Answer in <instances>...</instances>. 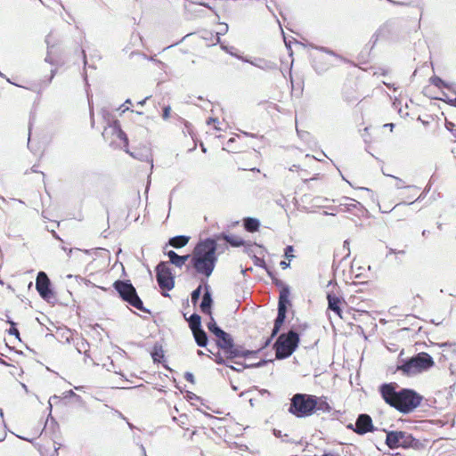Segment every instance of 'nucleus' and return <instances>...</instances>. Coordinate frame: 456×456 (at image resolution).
<instances>
[{"mask_svg":"<svg viewBox=\"0 0 456 456\" xmlns=\"http://www.w3.org/2000/svg\"><path fill=\"white\" fill-rule=\"evenodd\" d=\"M216 250L217 243L215 239L208 238L200 240L191 256V266L197 273L209 277L217 262Z\"/></svg>","mask_w":456,"mask_h":456,"instance_id":"f257e3e1","label":"nucleus"},{"mask_svg":"<svg viewBox=\"0 0 456 456\" xmlns=\"http://www.w3.org/2000/svg\"><path fill=\"white\" fill-rule=\"evenodd\" d=\"M380 393L387 403L403 413L411 412L420 404L422 400V397L413 390L402 389L395 391L394 384L382 385Z\"/></svg>","mask_w":456,"mask_h":456,"instance_id":"f03ea898","label":"nucleus"},{"mask_svg":"<svg viewBox=\"0 0 456 456\" xmlns=\"http://www.w3.org/2000/svg\"><path fill=\"white\" fill-rule=\"evenodd\" d=\"M113 288L123 301L140 311L150 313V311L143 306L142 299L139 297L135 288L129 280H118L113 283Z\"/></svg>","mask_w":456,"mask_h":456,"instance_id":"7ed1b4c3","label":"nucleus"},{"mask_svg":"<svg viewBox=\"0 0 456 456\" xmlns=\"http://www.w3.org/2000/svg\"><path fill=\"white\" fill-rule=\"evenodd\" d=\"M222 333V335H218L216 337V345L220 349L223 350L228 360H232L233 358L246 359L249 355L256 354V351L245 350L240 346L235 345L232 336L229 333L225 332L224 330Z\"/></svg>","mask_w":456,"mask_h":456,"instance_id":"20e7f679","label":"nucleus"},{"mask_svg":"<svg viewBox=\"0 0 456 456\" xmlns=\"http://www.w3.org/2000/svg\"><path fill=\"white\" fill-rule=\"evenodd\" d=\"M313 395L296 394L290 400L289 412L297 418H305L314 414Z\"/></svg>","mask_w":456,"mask_h":456,"instance_id":"39448f33","label":"nucleus"},{"mask_svg":"<svg viewBox=\"0 0 456 456\" xmlns=\"http://www.w3.org/2000/svg\"><path fill=\"white\" fill-rule=\"evenodd\" d=\"M298 342V334L293 330L281 334L274 344L276 358L285 359L290 356L297 347Z\"/></svg>","mask_w":456,"mask_h":456,"instance_id":"423d86ee","label":"nucleus"},{"mask_svg":"<svg viewBox=\"0 0 456 456\" xmlns=\"http://www.w3.org/2000/svg\"><path fill=\"white\" fill-rule=\"evenodd\" d=\"M433 358L427 353H419L398 367L404 374L414 375L428 370L434 365Z\"/></svg>","mask_w":456,"mask_h":456,"instance_id":"0eeeda50","label":"nucleus"},{"mask_svg":"<svg viewBox=\"0 0 456 456\" xmlns=\"http://www.w3.org/2000/svg\"><path fill=\"white\" fill-rule=\"evenodd\" d=\"M386 444L390 449L415 448L419 444L411 434L404 431H390L387 433Z\"/></svg>","mask_w":456,"mask_h":456,"instance_id":"6e6552de","label":"nucleus"},{"mask_svg":"<svg viewBox=\"0 0 456 456\" xmlns=\"http://www.w3.org/2000/svg\"><path fill=\"white\" fill-rule=\"evenodd\" d=\"M156 280L159 288L169 291L175 287V277L167 262H160L156 266Z\"/></svg>","mask_w":456,"mask_h":456,"instance_id":"1a4fd4ad","label":"nucleus"},{"mask_svg":"<svg viewBox=\"0 0 456 456\" xmlns=\"http://www.w3.org/2000/svg\"><path fill=\"white\" fill-rule=\"evenodd\" d=\"M102 136L106 141L109 139V136L113 137L110 142V145L115 143L116 139H118L123 143L124 148L128 147V138L126 133L121 129L118 120H113L104 128Z\"/></svg>","mask_w":456,"mask_h":456,"instance_id":"9d476101","label":"nucleus"},{"mask_svg":"<svg viewBox=\"0 0 456 456\" xmlns=\"http://www.w3.org/2000/svg\"><path fill=\"white\" fill-rule=\"evenodd\" d=\"M289 289L288 287L283 288L280 292L278 304V315L275 319L273 333L275 334L280 330L286 317L287 304H289Z\"/></svg>","mask_w":456,"mask_h":456,"instance_id":"9b49d317","label":"nucleus"},{"mask_svg":"<svg viewBox=\"0 0 456 456\" xmlns=\"http://www.w3.org/2000/svg\"><path fill=\"white\" fill-rule=\"evenodd\" d=\"M36 288L40 297L51 302L54 298L53 292L51 289V281L45 272H39L37 276Z\"/></svg>","mask_w":456,"mask_h":456,"instance_id":"f8f14e48","label":"nucleus"},{"mask_svg":"<svg viewBox=\"0 0 456 456\" xmlns=\"http://www.w3.org/2000/svg\"><path fill=\"white\" fill-rule=\"evenodd\" d=\"M348 428L358 435H364L374 430L372 419L368 414H360L356 419L355 428H354L352 424Z\"/></svg>","mask_w":456,"mask_h":456,"instance_id":"ddd939ff","label":"nucleus"},{"mask_svg":"<svg viewBox=\"0 0 456 456\" xmlns=\"http://www.w3.org/2000/svg\"><path fill=\"white\" fill-rule=\"evenodd\" d=\"M125 151L136 159L150 163L151 168L153 167V159L151 155V151L149 147L143 146L142 148L134 150L133 151H130L126 147L125 148Z\"/></svg>","mask_w":456,"mask_h":456,"instance_id":"4468645a","label":"nucleus"},{"mask_svg":"<svg viewBox=\"0 0 456 456\" xmlns=\"http://www.w3.org/2000/svg\"><path fill=\"white\" fill-rule=\"evenodd\" d=\"M71 341L74 342L75 348L77 351V353L84 354L86 358L90 357V355L88 354L89 346H90L89 343L83 338H77V341H74V339L72 338L71 331L68 330L67 336H66V342L70 343ZM85 362H86V359H85Z\"/></svg>","mask_w":456,"mask_h":456,"instance_id":"2eb2a0df","label":"nucleus"},{"mask_svg":"<svg viewBox=\"0 0 456 456\" xmlns=\"http://www.w3.org/2000/svg\"><path fill=\"white\" fill-rule=\"evenodd\" d=\"M213 304V299L210 292V287L208 284H205V292L202 297V301L200 303V310L202 313L211 315V306Z\"/></svg>","mask_w":456,"mask_h":456,"instance_id":"dca6fc26","label":"nucleus"},{"mask_svg":"<svg viewBox=\"0 0 456 456\" xmlns=\"http://www.w3.org/2000/svg\"><path fill=\"white\" fill-rule=\"evenodd\" d=\"M167 256L169 258V263L175 265L176 267L181 268L185 265L186 261L191 258L190 255L179 256L174 250H169L167 253Z\"/></svg>","mask_w":456,"mask_h":456,"instance_id":"f3484780","label":"nucleus"},{"mask_svg":"<svg viewBox=\"0 0 456 456\" xmlns=\"http://www.w3.org/2000/svg\"><path fill=\"white\" fill-rule=\"evenodd\" d=\"M327 299L329 304V309L333 311L335 314L341 317L340 305L344 301L336 295H332L330 293L328 294Z\"/></svg>","mask_w":456,"mask_h":456,"instance_id":"a211bd4d","label":"nucleus"},{"mask_svg":"<svg viewBox=\"0 0 456 456\" xmlns=\"http://www.w3.org/2000/svg\"><path fill=\"white\" fill-rule=\"evenodd\" d=\"M313 403L315 404L314 406V413L317 411L322 412H330L331 411V407L326 401L325 397H317L313 395Z\"/></svg>","mask_w":456,"mask_h":456,"instance_id":"6ab92c4d","label":"nucleus"},{"mask_svg":"<svg viewBox=\"0 0 456 456\" xmlns=\"http://www.w3.org/2000/svg\"><path fill=\"white\" fill-rule=\"evenodd\" d=\"M215 240L216 242L217 240H224L232 247H240L244 244V240L238 236L227 235L224 232L217 235Z\"/></svg>","mask_w":456,"mask_h":456,"instance_id":"aec40b11","label":"nucleus"},{"mask_svg":"<svg viewBox=\"0 0 456 456\" xmlns=\"http://www.w3.org/2000/svg\"><path fill=\"white\" fill-rule=\"evenodd\" d=\"M192 334L199 346L205 347L208 345V335L202 328L192 331Z\"/></svg>","mask_w":456,"mask_h":456,"instance_id":"412c9836","label":"nucleus"},{"mask_svg":"<svg viewBox=\"0 0 456 456\" xmlns=\"http://www.w3.org/2000/svg\"><path fill=\"white\" fill-rule=\"evenodd\" d=\"M189 241V237L184 235H178L171 238L169 240V245L175 248H180L184 247Z\"/></svg>","mask_w":456,"mask_h":456,"instance_id":"4be33fe9","label":"nucleus"},{"mask_svg":"<svg viewBox=\"0 0 456 456\" xmlns=\"http://www.w3.org/2000/svg\"><path fill=\"white\" fill-rule=\"evenodd\" d=\"M189 327L191 331L200 330L201 327V318L198 314H192L188 319Z\"/></svg>","mask_w":456,"mask_h":456,"instance_id":"5701e85b","label":"nucleus"},{"mask_svg":"<svg viewBox=\"0 0 456 456\" xmlns=\"http://www.w3.org/2000/svg\"><path fill=\"white\" fill-rule=\"evenodd\" d=\"M210 316V321L208 322L207 326L208 330L213 333L216 337L218 335H222L223 330L216 324L215 319L213 318L212 314Z\"/></svg>","mask_w":456,"mask_h":456,"instance_id":"b1692460","label":"nucleus"},{"mask_svg":"<svg viewBox=\"0 0 456 456\" xmlns=\"http://www.w3.org/2000/svg\"><path fill=\"white\" fill-rule=\"evenodd\" d=\"M245 230L250 232H256V218L247 217L244 219Z\"/></svg>","mask_w":456,"mask_h":456,"instance_id":"393cba45","label":"nucleus"},{"mask_svg":"<svg viewBox=\"0 0 456 456\" xmlns=\"http://www.w3.org/2000/svg\"><path fill=\"white\" fill-rule=\"evenodd\" d=\"M151 357L155 362H160V360L164 357V352L161 346L157 344L154 346L151 352Z\"/></svg>","mask_w":456,"mask_h":456,"instance_id":"a878e982","label":"nucleus"},{"mask_svg":"<svg viewBox=\"0 0 456 456\" xmlns=\"http://www.w3.org/2000/svg\"><path fill=\"white\" fill-rule=\"evenodd\" d=\"M215 362L216 363H218V364H225L227 367H230V368H232V369H233L235 370H238V371L241 370L244 368V366L241 363H240L239 362H234L236 364H238L239 366H240V368H236V367H233V366L230 365L228 362H226L224 360V358L219 354L216 355Z\"/></svg>","mask_w":456,"mask_h":456,"instance_id":"bb28decb","label":"nucleus"},{"mask_svg":"<svg viewBox=\"0 0 456 456\" xmlns=\"http://www.w3.org/2000/svg\"><path fill=\"white\" fill-rule=\"evenodd\" d=\"M181 121L184 125V128L183 129V133L184 134H190L191 137L192 138V140H194V132H193L191 125L188 121H186L185 119L181 118Z\"/></svg>","mask_w":456,"mask_h":456,"instance_id":"cd10ccee","label":"nucleus"},{"mask_svg":"<svg viewBox=\"0 0 456 456\" xmlns=\"http://www.w3.org/2000/svg\"><path fill=\"white\" fill-rule=\"evenodd\" d=\"M7 322L10 323V325H11V327L8 330V333L10 335L15 336V338L20 341V332H19L18 329L16 328V323L14 322H12V320H8Z\"/></svg>","mask_w":456,"mask_h":456,"instance_id":"c85d7f7f","label":"nucleus"},{"mask_svg":"<svg viewBox=\"0 0 456 456\" xmlns=\"http://www.w3.org/2000/svg\"><path fill=\"white\" fill-rule=\"evenodd\" d=\"M201 289H202V287L201 285H200L197 289H195L192 292H191V303L193 305H196L200 299V297L201 295Z\"/></svg>","mask_w":456,"mask_h":456,"instance_id":"c756f323","label":"nucleus"},{"mask_svg":"<svg viewBox=\"0 0 456 456\" xmlns=\"http://www.w3.org/2000/svg\"><path fill=\"white\" fill-rule=\"evenodd\" d=\"M252 391L250 390H248V391H245V392H242L240 396L242 400H245V401H248V403H250L251 407H254V397H252L250 395H251Z\"/></svg>","mask_w":456,"mask_h":456,"instance_id":"7c9ffc66","label":"nucleus"},{"mask_svg":"<svg viewBox=\"0 0 456 456\" xmlns=\"http://www.w3.org/2000/svg\"><path fill=\"white\" fill-rule=\"evenodd\" d=\"M52 37H53V35L52 33H50L49 35L46 36V38H45V43L47 45V47H48V50L50 49V47H53V45H51V40H52ZM45 61L46 62H49V63H53V61L49 55V53L47 54V56L45 57Z\"/></svg>","mask_w":456,"mask_h":456,"instance_id":"2f4dec72","label":"nucleus"},{"mask_svg":"<svg viewBox=\"0 0 456 456\" xmlns=\"http://www.w3.org/2000/svg\"><path fill=\"white\" fill-rule=\"evenodd\" d=\"M294 248L292 246H287L284 250V256L289 260L291 261L294 258V255L292 254Z\"/></svg>","mask_w":456,"mask_h":456,"instance_id":"473e14b6","label":"nucleus"},{"mask_svg":"<svg viewBox=\"0 0 456 456\" xmlns=\"http://www.w3.org/2000/svg\"><path fill=\"white\" fill-rule=\"evenodd\" d=\"M170 112H171V107L170 106L164 107L163 113H162V118L164 119H167L169 118V116H170Z\"/></svg>","mask_w":456,"mask_h":456,"instance_id":"72a5a7b5","label":"nucleus"},{"mask_svg":"<svg viewBox=\"0 0 456 456\" xmlns=\"http://www.w3.org/2000/svg\"><path fill=\"white\" fill-rule=\"evenodd\" d=\"M227 31H228V26H227V24H224V28H221V31L217 32L216 35V42L220 41V37L219 36L225 34Z\"/></svg>","mask_w":456,"mask_h":456,"instance_id":"f704fd0d","label":"nucleus"},{"mask_svg":"<svg viewBox=\"0 0 456 456\" xmlns=\"http://www.w3.org/2000/svg\"><path fill=\"white\" fill-rule=\"evenodd\" d=\"M184 379L191 383H194V376L191 372H186L184 374Z\"/></svg>","mask_w":456,"mask_h":456,"instance_id":"c9c22d12","label":"nucleus"},{"mask_svg":"<svg viewBox=\"0 0 456 456\" xmlns=\"http://www.w3.org/2000/svg\"><path fill=\"white\" fill-rule=\"evenodd\" d=\"M433 84L435 86H440L441 85L444 86V81L439 77H434L433 78Z\"/></svg>","mask_w":456,"mask_h":456,"instance_id":"e433bc0d","label":"nucleus"},{"mask_svg":"<svg viewBox=\"0 0 456 456\" xmlns=\"http://www.w3.org/2000/svg\"><path fill=\"white\" fill-rule=\"evenodd\" d=\"M395 179L396 180V184H395V187L397 189H401V188H403L404 185H403V182L402 179L398 178V177H395Z\"/></svg>","mask_w":456,"mask_h":456,"instance_id":"4c0bfd02","label":"nucleus"},{"mask_svg":"<svg viewBox=\"0 0 456 456\" xmlns=\"http://www.w3.org/2000/svg\"><path fill=\"white\" fill-rule=\"evenodd\" d=\"M317 49H319L320 51L322 52H324V53H327L329 54H331V55H335L334 52L326 48V47H323V46H321V47H316Z\"/></svg>","mask_w":456,"mask_h":456,"instance_id":"58836bf2","label":"nucleus"},{"mask_svg":"<svg viewBox=\"0 0 456 456\" xmlns=\"http://www.w3.org/2000/svg\"><path fill=\"white\" fill-rule=\"evenodd\" d=\"M126 104H127V105H131V104H132V102H131V100H130V99H127V100L124 102V104L121 106V108H122V107H125V109H123V110H122L123 112H125L126 110H129V107H128V106H126Z\"/></svg>","mask_w":456,"mask_h":456,"instance_id":"ea45409f","label":"nucleus"},{"mask_svg":"<svg viewBox=\"0 0 456 456\" xmlns=\"http://www.w3.org/2000/svg\"><path fill=\"white\" fill-rule=\"evenodd\" d=\"M67 396H74V397H76L77 400H79V399L81 398L78 395H77L76 393H74L72 390H69V391H68V392H67V395H66V397H67Z\"/></svg>","mask_w":456,"mask_h":456,"instance_id":"a19ab883","label":"nucleus"},{"mask_svg":"<svg viewBox=\"0 0 456 456\" xmlns=\"http://www.w3.org/2000/svg\"><path fill=\"white\" fill-rule=\"evenodd\" d=\"M273 434H274V436H275L276 437H278V438H281V439H282V441H285V440L283 439L282 435H281V431L274 429V430H273Z\"/></svg>","mask_w":456,"mask_h":456,"instance_id":"79ce46f5","label":"nucleus"},{"mask_svg":"<svg viewBox=\"0 0 456 456\" xmlns=\"http://www.w3.org/2000/svg\"><path fill=\"white\" fill-rule=\"evenodd\" d=\"M55 72L56 70L55 69H52L51 70V76L49 77V80H48V83H51L52 79L53 78L54 75H55Z\"/></svg>","mask_w":456,"mask_h":456,"instance_id":"37998d69","label":"nucleus"},{"mask_svg":"<svg viewBox=\"0 0 456 456\" xmlns=\"http://www.w3.org/2000/svg\"><path fill=\"white\" fill-rule=\"evenodd\" d=\"M149 99V97H145L143 100L137 102V105H141L142 106L143 104H145L146 101Z\"/></svg>","mask_w":456,"mask_h":456,"instance_id":"c03bdc74","label":"nucleus"},{"mask_svg":"<svg viewBox=\"0 0 456 456\" xmlns=\"http://www.w3.org/2000/svg\"><path fill=\"white\" fill-rule=\"evenodd\" d=\"M453 126H454V124H453V123H452V122H448V123L446 124V127H447V129H449V130H452V127H453Z\"/></svg>","mask_w":456,"mask_h":456,"instance_id":"a18cd8bd","label":"nucleus"},{"mask_svg":"<svg viewBox=\"0 0 456 456\" xmlns=\"http://www.w3.org/2000/svg\"><path fill=\"white\" fill-rule=\"evenodd\" d=\"M198 4L205 6L207 8H208V9H212V7L208 4H207V3L200 2V3H198Z\"/></svg>","mask_w":456,"mask_h":456,"instance_id":"49530a36","label":"nucleus"},{"mask_svg":"<svg viewBox=\"0 0 456 456\" xmlns=\"http://www.w3.org/2000/svg\"><path fill=\"white\" fill-rule=\"evenodd\" d=\"M90 117H91V124H92V126H94V112L93 110L90 111Z\"/></svg>","mask_w":456,"mask_h":456,"instance_id":"de8ad7c7","label":"nucleus"},{"mask_svg":"<svg viewBox=\"0 0 456 456\" xmlns=\"http://www.w3.org/2000/svg\"><path fill=\"white\" fill-rule=\"evenodd\" d=\"M281 265L283 269L287 268L289 266V264L286 263L285 261H281Z\"/></svg>","mask_w":456,"mask_h":456,"instance_id":"09e8293b","label":"nucleus"},{"mask_svg":"<svg viewBox=\"0 0 456 456\" xmlns=\"http://www.w3.org/2000/svg\"><path fill=\"white\" fill-rule=\"evenodd\" d=\"M61 248H62V250H64V251H68V254H69V255H70V254H71V252H72V248H66V247H64V246H63V247H61Z\"/></svg>","mask_w":456,"mask_h":456,"instance_id":"8fccbe9b","label":"nucleus"},{"mask_svg":"<svg viewBox=\"0 0 456 456\" xmlns=\"http://www.w3.org/2000/svg\"><path fill=\"white\" fill-rule=\"evenodd\" d=\"M385 86H387L388 88H393L394 90H395L396 88L394 87V85L392 84H389V83H387V82H383Z\"/></svg>","mask_w":456,"mask_h":456,"instance_id":"3c124183","label":"nucleus"},{"mask_svg":"<svg viewBox=\"0 0 456 456\" xmlns=\"http://www.w3.org/2000/svg\"><path fill=\"white\" fill-rule=\"evenodd\" d=\"M141 450H142V455H143V456H147V454H146V450H145V448H144V446H143V445H141Z\"/></svg>","mask_w":456,"mask_h":456,"instance_id":"603ef678","label":"nucleus"},{"mask_svg":"<svg viewBox=\"0 0 456 456\" xmlns=\"http://www.w3.org/2000/svg\"><path fill=\"white\" fill-rule=\"evenodd\" d=\"M257 262H258V266H262L265 264V262L262 259H260L259 257L257 259Z\"/></svg>","mask_w":456,"mask_h":456,"instance_id":"864d4df0","label":"nucleus"},{"mask_svg":"<svg viewBox=\"0 0 456 456\" xmlns=\"http://www.w3.org/2000/svg\"><path fill=\"white\" fill-rule=\"evenodd\" d=\"M265 362H266L265 360L259 361L258 363H257V366L260 367V366L265 364Z\"/></svg>","mask_w":456,"mask_h":456,"instance_id":"5fc2aeb1","label":"nucleus"},{"mask_svg":"<svg viewBox=\"0 0 456 456\" xmlns=\"http://www.w3.org/2000/svg\"><path fill=\"white\" fill-rule=\"evenodd\" d=\"M258 393H260L261 395H264V394H269V392L265 389H263V390H259L258 389Z\"/></svg>","mask_w":456,"mask_h":456,"instance_id":"6e6d98bb","label":"nucleus"},{"mask_svg":"<svg viewBox=\"0 0 456 456\" xmlns=\"http://www.w3.org/2000/svg\"><path fill=\"white\" fill-rule=\"evenodd\" d=\"M385 126H388V128H391V130H392L394 127V124L393 123L386 124Z\"/></svg>","mask_w":456,"mask_h":456,"instance_id":"4d7b16f0","label":"nucleus"},{"mask_svg":"<svg viewBox=\"0 0 456 456\" xmlns=\"http://www.w3.org/2000/svg\"><path fill=\"white\" fill-rule=\"evenodd\" d=\"M216 118H210L208 120V124H210V123H213V122H216Z\"/></svg>","mask_w":456,"mask_h":456,"instance_id":"13d9d810","label":"nucleus"},{"mask_svg":"<svg viewBox=\"0 0 456 456\" xmlns=\"http://www.w3.org/2000/svg\"><path fill=\"white\" fill-rule=\"evenodd\" d=\"M53 234L54 238H56L57 240H61V239L58 236V234L55 232H53Z\"/></svg>","mask_w":456,"mask_h":456,"instance_id":"bf43d9fd","label":"nucleus"},{"mask_svg":"<svg viewBox=\"0 0 456 456\" xmlns=\"http://www.w3.org/2000/svg\"><path fill=\"white\" fill-rule=\"evenodd\" d=\"M238 224H239V221H236V222L232 223L231 225H229L228 228L233 227V226L237 225Z\"/></svg>","mask_w":456,"mask_h":456,"instance_id":"052dcab7","label":"nucleus"},{"mask_svg":"<svg viewBox=\"0 0 456 456\" xmlns=\"http://www.w3.org/2000/svg\"><path fill=\"white\" fill-rule=\"evenodd\" d=\"M107 115H109V113L106 110H102V116L104 118H106Z\"/></svg>","mask_w":456,"mask_h":456,"instance_id":"680f3d73","label":"nucleus"},{"mask_svg":"<svg viewBox=\"0 0 456 456\" xmlns=\"http://www.w3.org/2000/svg\"><path fill=\"white\" fill-rule=\"evenodd\" d=\"M389 253H390V254H396V250H395V249H394V248H390V249H389Z\"/></svg>","mask_w":456,"mask_h":456,"instance_id":"e2e57ef3","label":"nucleus"},{"mask_svg":"<svg viewBox=\"0 0 456 456\" xmlns=\"http://www.w3.org/2000/svg\"><path fill=\"white\" fill-rule=\"evenodd\" d=\"M396 254L403 255V254H405V251L404 250H399V251H396Z\"/></svg>","mask_w":456,"mask_h":456,"instance_id":"0e129e2a","label":"nucleus"},{"mask_svg":"<svg viewBox=\"0 0 456 456\" xmlns=\"http://www.w3.org/2000/svg\"><path fill=\"white\" fill-rule=\"evenodd\" d=\"M200 146H201L202 151H203V152H206V151H207V150H206V148L204 147V145L201 143V144H200Z\"/></svg>","mask_w":456,"mask_h":456,"instance_id":"69168bd1","label":"nucleus"},{"mask_svg":"<svg viewBox=\"0 0 456 456\" xmlns=\"http://www.w3.org/2000/svg\"><path fill=\"white\" fill-rule=\"evenodd\" d=\"M451 102H452L453 105L456 106V97L453 100H451Z\"/></svg>","mask_w":456,"mask_h":456,"instance_id":"338daca9","label":"nucleus"},{"mask_svg":"<svg viewBox=\"0 0 456 456\" xmlns=\"http://www.w3.org/2000/svg\"><path fill=\"white\" fill-rule=\"evenodd\" d=\"M162 296H163V297H168V296H169V294H168V293H167V292H162Z\"/></svg>","mask_w":456,"mask_h":456,"instance_id":"774afa93","label":"nucleus"}]
</instances>
